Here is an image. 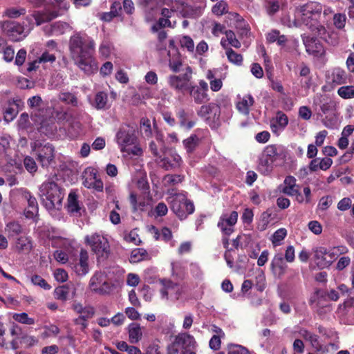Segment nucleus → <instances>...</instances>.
Listing matches in <instances>:
<instances>
[{"label":"nucleus","mask_w":354,"mask_h":354,"mask_svg":"<svg viewBox=\"0 0 354 354\" xmlns=\"http://www.w3.org/2000/svg\"><path fill=\"white\" fill-rule=\"evenodd\" d=\"M94 49V41L86 35L75 33L70 38L71 57L75 64L86 74H91L97 69L96 62L93 57Z\"/></svg>","instance_id":"obj_1"},{"label":"nucleus","mask_w":354,"mask_h":354,"mask_svg":"<svg viewBox=\"0 0 354 354\" xmlns=\"http://www.w3.org/2000/svg\"><path fill=\"white\" fill-rule=\"evenodd\" d=\"M39 196L47 209H59L62 207L64 193L56 183L52 180H48L39 187Z\"/></svg>","instance_id":"obj_2"},{"label":"nucleus","mask_w":354,"mask_h":354,"mask_svg":"<svg viewBox=\"0 0 354 354\" xmlns=\"http://www.w3.org/2000/svg\"><path fill=\"white\" fill-rule=\"evenodd\" d=\"M322 12V6L315 1H310L302 6L297 12L298 17L301 18L302 24L310 28L316 26Z\"/></svg>","instance_id":"obj_3"},{"label":"nucleus","mask_w":354,"mask_h":354,"mask_svg":"<svg viewBox=\"0 0 354 354\" xmlns=\"http://www.w3.org/2000/svg\"><path fill=\"white\" fill-rule=\"evenodd\" d=\"M169 193L172 195L169 198L171 209L180 220L185 219L188 215L194 212V205L187 199L185 194H173V190Z\"/></svg>","instance_id":"obj_4"},{"label":"nucleus","mask_w":354,"mask_h":354,"mask_svg":"<svg viewBox=\"0 0 354 354\" xmlns=\"http://www.w3.org/2000/svg\"><path fill=\"white\" fill-rule=\"evenodd\" d=\"M138 128L135 124H122L115 134V141L122 152L127 151V147L137 142Z\"/></svg>","instance_id":"obj_5"},{"label":"nucleus","mask_w":354,"mask_h":354,"mask_svg":"<svg viewBox=\"0 0 354 354\" xmlns=\"http://www.w3.org/2000/svg\"><path fill=\"white\" fill-rule=\"evenodd\" d=\"M85 243L99 258L106 259L109 254V243L106 238L99 233L86 235Z\"/></svg>","instance_id":"obj_6"},{"label":"nucleus","mask_w":354,"mask_h":354,"mask_svg":"<svg viewBox=\"0 0 354 354\" xmlns=\"http://www.w3.org/2000/svg\"><path fill=\"white\" fill-rule=\"evenodd\" d=\"M33 152L37 156V160L40 162L43 167H47L50 165L54 159V148L50 144L42 145L38 142L31 144Z\"/></svg>","instance_id":"obj_7"},{"label":"nucleus","mask_w":354,"mask_h":354,"mask_svg":"<svg viewBox=\"0 0 354 354\" xmlns=\"http://www.w3.org/2000/svg\"><path fill=\"white\" fill-rule=\"evenodd\" d=\"M160 283L162 288L160 292L162 299H169L174 301L180 297L183 292V288L181 285L167 279H161Z\"/></svg>","instance_id":"obj_8"},{"label":"nucleus","mask_w":354,"mask_h":354,"mask_svg":"<svg viewBox=\"0 0 354 354\" xmlns=\"http://www.w3.org/2000/svg\"><path fill=\"white\" fill-rule=\"evenodd\" d=\"M303 41L308 55H312L322 63L325 62L326 51L322 43L318 39L313 37H304Z\"/></svg>","instance_id":"obj_9"},{"label":"nucleus","mask_w":354,"mask_h":354,"mask_svg":"<svg viewBox=\"0 0 354 354\" xmlns=\"http://www.w3.org/2000/svg\"><path fill=\"white\" fill-rule=\"evenodd\" d=\"M58 17L57 12L49 10H35L26 17L29 24L30 29H32L34 24L40 26L44 23L48 22Z\"/></svg>","instance_id":"obj_10"},{"label":"nucleus","mask_w":354,"mask_h":354,"mask_svg":"<svg viewBox=\"0 0 354 354\" xmlns=\"http://www.w3.org/2000/svg\"><path fill=\"white\" fill-rule=\"evenodd\" d=\"M237 220V212L232 211L230 213H223L219 218L217 226L223 235L230 236L234 231V225Z\"/></svg>","instance_id":"obj_11"},{"label":"nucleus","mask_w":354,"mask_h":354,"mask_svg":"<svg viewBox=\"0 0 354 354\" xmlns=\"http://www.w3.org/2000/svg\"><path fill=\"white\" fill-rule=\"evenodd\" d=\"M313 251L315 261L321 269L329 267L335 259V254L324 247L315 248Z\"/></svg>","instance_id":"obj_12"},{"label":"nucleus","mask_w":354,"mask_h":354,"mask_svg":"<svg viewBox=\"0 0 354 354\" xmlns=\"http://www.w3.org/2000/svg\"><path fill=\"white\" fill-rule=\"evenodd\" d=\"M71 267L78 276H85L89 272L88 253L84 249H81L79 259L73 263Z\"/></svg>","instance_id":"obj_13"},{"label":"nucleus","mask_w":354,"mask_h":354,"mask_svg":"<svg viewBox=\"0 0 354 354\" xmlns=\"http://www.w3.org/2000/svg\"><path fill=\"white\" fill-rule=\"evenodd\" d=\"M71 26L66 22L58 21L45 26L43 28L44 33L48 36H58L71 30Z\"/></svg>","instance_id":"obj_14"},{"label":"nucleus","mask_w":354,"mask_h":354,"mask_svg":"<svg viewBox=\"0 0 354 354\" xmlns=\"http://www.w3.org/2000/svg\"><path fill=\"white\" fill-rule=\"evenodd\" d=\"M288 124L287 115L281 111H278L276 117L271 121L270 129L272 132L279 136Z\"/></svg>","instance_id":"obj_15"},{"label":"nucleus","mask_w":354,"mask_h":354,"mask_svg":"<svg viewBox=\"0 0 354 354\" xmlns=\"http://www.w3.org/2000/svg\"><path fill=\"white\" fill-rule=\"evenodd\" d=\"M192 71L189 67L187 68V71L178 76H171L169 79L170 85L175 88H183L187 87L190 80Z\"/></svg>","instance_id":"obj_16"},{"label":"nucleus","mask_w":354,"mask_h":354,"mask_svg":"<svg viewBox=\"0 0 354 354\" xmlns=\"http://www.w3.org/2000/svg\"><path fill=\"white\" fill-rule=\"evenodd\" d=\"M198 114L206 120L210 119L211 116L213 115L214 121H218L220 116V109L217 105L214 104L203 105L200 108Z\"/></svg>","instance_id":"obj_17"},{"label":"nucleus","mask_w":354,"mask_h":354,"mask_svg":"<svg viewBox=\"0 0 354 354\" xmlns=\"http://www.w3.org/2000/svg\"><path fill=\"white\" fill-rule=\"evenodd\" d=\"M182 160L180 156L176 153L172 152L169 156L160 158V165L166 170L178 167L181 164Z\"/></svg>","instance_id":"obj_18"},{"label":"nucleus","mask_w":354,"mask_h":354,"mask_svg":"<svg viewBox=\"0 0 354 354\" xmlns=\"http://www.w3.org/2000/svg\"><path fill=\"white\" fill-rule=\"evenodd\" d=\"M75 285L71 283L57 288L55 295L57 299L64 301L69 297H73L75 295Z\"/></svg>","instance_id":"obj_19"},{"label":"nucleus","mask_w":354,"mask_h":354,"mask_svg":"<svg viewBox=\"0 0 354 354\" xmlns=\"http://www.w3.org/2000/svg\"><path fill=\"white\" fill-rule=\"evenodd\" d=\"M174 343L186 351V350L194 347L196 341L192 335L187 333H182L176 337Z\"/></svg>","instance_id":"obj_20"},{"label":"nucleus","mask_w":354,"mask_h":354,"mask_svg":"<svg viewBox=\"0 0 354 354\" xmlns=\"http://www.w3.org/2000/svg\"><path fill=\"white\" fill-rule=\"evenodd\" d=\"M301 337L304 338L306 340L310 342L312 347L316 351H322L324 350V346L320 344L319 337L317 335L313 334L306 329H301L299 331Z\"/></svg>","instance_id":"obj_21"},{"label":"nucleus","mask_w":354,"mask_h":354,"mask_svg":"<svg viewBox=\"0 0 354 354\" xmlns=\"http://www.w3.org/2000/svg\"><path fill=\"white\" fill-rule=\"evenodd\" d=\"M283 150V149L281 146L275 145H268L265 148L262 156L275 162L281 158Z\"/></svg>","instance_id":"obj_22"},{"label":"nucleus","mask_w":354,"mask_h":354,"mask_svg":"<svg viewBox=\"0 0 354 354\" xmlns=\"http://www.w3.org/2000/svg\"><path fill=\"white\" fill-rule=\"evenodd\" d=\"M67 209L70 214H80L82 207L77 199V194L75 192H71L68 197Z\"/></svg>","instance_id":"obj_23"},{"label":"nucleus","mask_w":354,"mask_h":354,"mask_svg":"<svg viewBox=\"0 0 354 354\" xmlns=\"http://www.w3.org/2000/svg\"><path fill=\"white\" fill-rule=\"evenodd\" d=\"M203 10V6L186 5L183 6L181 12L184 17L195 19L202 15Z\"/></svg>","instance_id":"obj_24"},{"label":"nucleus","mask_w":354,"mask_h":354,"mask_svg":"<svg viewBox=\"0 0 354 354\" xmlns=\"http://www.w3.org/2000/svg\"><path fill=\"white\" fill-rule=\"evenodd\" d=\"M298 185L296 184V179L292 176H287L282 187V192L288 196H293L297 193Z\"/></svg>","instance_id":"obj_25"},{"label":"nucleus","mask_w":354,"mask_h":354,"mask_svg":"<svg viewBox=\"0 0 354 354\" xmlns=\"http://www.w3.org/2000/svg\"><path fill=\"white\" fill-rule=\"evenodd\" d=\"M129 338L132 344L138 343L142 337V327L137 323H132L129 326Z\"/></svg>","instance_id":"obj_26"},{"label":"nucleus","mask_w":354,"mask_h":354,"mask_svg":"<svg viewBox=\"0 0 354 354\" xmlns=\"http://www.w3.org/2000/svg\"><path fill=\"white\" fill-rule=\"evenodd\" d=\"M271 267L275 274L281 275L285 272L286 265L281 254H276L272 260Z\"/></svg>","instance_id":"obj_27"},{"label":"nucleus","mask_w":354,"mask_h":354,"mask_svg":"<svg viewBox=\"0 0 354 354\" xmlns=\"http://www.w3.org/2000/svg\"><path fill=\"white\" fill-rule=\"evenodd\" d=\"M32 248L31 239L28 236H21L15 241V249L19 252H29Z\"/></svg>","instance_id":"obj_28"},{"label":"nucleus","mask_w":354,"mask_h":354,"mask_svg":"<svg viewBox=\"0 0 354 354\" xmlns=\"http://www.w3.org/2000/svg\"><path fill=\"white\" fill-rule=\"evenodd\" d=\"M4 232L9 239H12L20 235L23 232V227L18 222L10 221L6 223Z\"/></svg>","instance_id":"obj_29"},{"label":"nucleus","mask_w":354,"mask_h":354,"mask_svg":"<svg viewBox=\"0 0 354 354\" xmlns=\"http://www.w3.org/2000/svg\"><path fill=\"white\" fill-rule=\"evenodd\" d=\"M192 113H189L185 112L183 109H180L177 113V116L179 119L180 126L186 129H190L195 125L194 120H189L192 115Z\"/></svg>","instance_id":"obj_30"},{"label":"nucleus","mask_w":354,"mask_h":354,"mask_svg":"<svg viewBox=\"0 0 354 354\" xmlns=\"http://www.w3.org/2000/svg\"><path fill=\"white\" fill-rule=\"evenodd\" d=\"M254 99L250 95H245L238 101L236 107L238 110L244 113H249V108L253 104Z\"/></svg>","instance_id":"obj_31"},{"label":"nucleus","mask_w":354,"mask_h":354,"mask_svg":"<svg viewBox=\"0 0 354 354\" xmlns=\"http://www.w3.org/2000/svg\"><path fill=\"white\" fill-rule=\"evenodd\" d=\"M105 279L106 276L102 272H96L90 279L89 286L91 289L97 293Z\"/></svg>","instance_id":"obj_32"},{"label":"nucleus","mask_w":354,"mask_h":354,"mask_svg":"<svg viewBox=\"0 0 354 354\" xmlns=\"http://www.w3.org/2000/svg\"><path fill=\"white\" fill-rule=\"evenodd\" d=\"M328 80L329 82L333 84L334 86L344 84L346 80L345 72L339 68L335 69Z\"/></svg>","instance_id":"obj_33"},{"label":"nucleus","mask_w":354,"mask_h":354,"mask_svg":"<svg viewBox=\"0 0 354 354\" xmlns=\"http://www.w3.org/2000/svg\"><path fill=\"white\" fill-rule=\"evenodd\" d=\"M97 177V173L95 169L92 167H88L84 172V180L83 185L85 187L91 189V186L93 183L94 180Z\"/></svg>","instance_id":"obj_34"},{"label":"nucleus","mask_w":354,"mask_h":354,"mask_svg":"<svg viewBox=\"0 0 354 354\" xmlns=\"http://www.w3.org/2000/svg\"><path fill=\"white\" fill-rule=\"evenodd\" d=\"M107 101V94L104 91H99L96 93L91 104L97 109H102L106 106Z\"/></svg>","instance_id":"obj_35"},{"label":"nucleus","mask_w":354,"mask_h":354,"mask_svg":"<svg viewBox=\"0 0 354 354\" xmlns=\"http://www.w3.org/2000/svg\"><path fill=\"white\" fill-rule=\"evenodd\" d=\"M274 162L262 156L259 160V169L264 175H268L272 170Z\"/></svg>","instance_id":"obj_36"},{"label":"nucleus","mask_w":354,"mask_h":354,"mask_svg":"<svg viewBox=\"0 0 354 354\" xmlns=\"http://www.w3.org/2000/svg\"><path fill=\"white\" fill-rule=\"evenodd\" d=\"M20 100H13V105L16 106V107H8L4 111V119L7 122H9L17 116L18 113V107L21 104Z\"/></svg>","instance_id":"obj_37"},{"label":"nucleus","mask_w":354,"mask_h":354,"mask_svg":"<svg viewBox=\"0 0 354 354\" xmlns=\"http://www.w3.org/2000/svg\"><path fill=\"white\" fill-rule=\"evenodd\" d=\"M205 91L206 90H190V95L194 99L196 103H203L209 100Z\"/></svg>","instance_id":"obj_38"},{"label":"nucleus","mask_w":354,"mask_h":354,"mask_svg":"<svg viewBox=\"0 0 354 354\" xmlns=\"http://www.w3.org/2000/svg\"><path fill=\"white\" fill-rule=\"evenodd\" d=\"M287 235V230L285 228H280L277 230L272 236L271 241L274 247L279 246L281 244V241L285 239Z\"/></svg>","instance_id":"obj_39"},{"label":"nucleus","mask_w":354,"mask_h":354,"mask_svg":"<svg viewBox=\"0 0 354 354\" xmlns=\"http://www.w3.org/2000/svg\"><path fill=\"white\" fill-rule=\"evenodd\" d=\"M147 257V252L143 248H136L131 252L130 261L131 263H137L141 261Z\"/></svg>","instance_id":"obj_40"},{"label":"nucleus","mask_w":354,"mask_h":354,"mask_svg":"<svg viewBox=\"0 0 354 354\" xmlns=\"http://www.w3.org/2000/svg\"><path fill=\"white\" fill-rule=\"evenodd\" d=\"M24 196L27 200L29 207L32 209V210L27 211V214L31 213V214L33 215L35 212H37L38 209V205L36 198L32 196L29 192H25ZM26 216L28 217L29 216L26 215Z\"/></svg>","instance_id":"obj_41"},{"label":"nucleus","mask_w":354,"mask_h":354,"mask_svg":"<svg viewBox=\"0 0 354 354\" xmlns=\"http://www.w3.org/2000/svg\"><path fill=\"white\" fill-rule=\"evenodd\" d=\"M129 201L133 211H145L147 209L148 205L145 201H140L138 203L136 195L133 192L130 194Z\"/></svg>","instance_id":"obj_42"},{"label":"nucleus","mask_w":354,"mask_h":354,"mask_svg":"<svg viewBox=\"0 0 354 354\" xmlns=\"http://www.w3.org/2000/svg\"><path fill=\"white\" fill-rule=\"evenodd\" d=\"M140 132L144 138H151L152 136V129L150 121L147 118H142L140 121Z\"/></svg>","instance_id":"obj_43"},{"label":"nucleus","mask_w":354,"mask_h":354,"mask_svg":"<svg viewBox=\"0 0 354 354\" xmlns=\"http://www.w3.org/2000/svg\"><path fill=\"white\" fill-rule=\"evenodd\" d=\"M12 318L15 321L21 324L26 325H32L35 324V319L32 317H29L26 313H15L12 315Z\"/></svg>","instance_id":"obj_44"},{"label":"nucleus","mask_w":354,"mask_h":354,"mask_svg":"<svg viewBox=\"0 0 354 354\" xmlns=\"http://www.w3.org/2000/svg\"><path fill=\"white\" fill-rule=\"evenodd\" d=\"M145 3V12L147 20L151 21L155 17V10L153 7L158 5L154 0H143Z\"/></svg>","instance_id":"obj_45"},{"label":"nucleus","mask_w":354,"mask_h":354,"mask_svg":"<svg viewBox=\"0 0 354 354\" xmlns=\"http://www.w3.org/2000/svg\"><path fill=\"white\" fill-rule=\"evenodd\" d=\"M198 143V138L196 135H192L183 141L185 148L188 153L192 152Z\"/></svg>","instance_id":"obj_46"},{"label":"nucleus","mask_w":354,"mask_h":354,"mask_svg":"<svg viewBox=\"0 0 354 354\" xmlns=\"http://www.w3.org/2000/svg\"><path fill=\"white\" fill-rule=\"evenodd\" d=\"M226 56L232 64L236 65H241L243 62V57L241 54L236 53L232 49H227L225 51Z\"/></svg>","instance_id":"obj_47"},{"label":"nucleus","mask_w":354,"mask_h":354,"mask_svg":"<svg viewBox=\"0 0 354 354\" xmlns=\"http://www.w3.org/2000/svg\"><path fill=\"white\" fill-rule=\"evenodd\" d=\"M167 212L168 208L167 205L164 203L160 202L155 207L151 215L156 217L163 216L167 214Z\"/></svg>","instance_id":"obj_48"},{"label":"nucleus","mask_w":354,"mask_h":354,"mask_svg":"<svg viewBox=\"0 0 354 354\" xmlns=\"http://www.w3.org/2000/svg\"><path fill=\"white\" fill-rule=\"evenodd\" d=\"M31 282L35 286H38L44 290H50L51 286L46 282V281L39 275H33L31 277Z\"/></svg>","instance_id":"obj_49"},{"label":"nucleus","mask_w":354,"mask_h":354,"mask_svg":"<svg viewBox=\"0 0 354 354\" xmlns=\"http://www.w3.org/2000/svg\"><path fill=\"white\" fill-rule=\"evenodd\" d=\"M212 12L216 15H222L227 12V4L224 1H218L212 8Z\"/></svg>","instance_id":"obj_50"},{"label":"nucleus","mask_w":354,"mask_h":354,"mask_svg":"<svg viewBox=\"0 0 354 354\" xmlns=\"http://www.w3.org/2000/svg\"><path fill=\"white\" fill-rule=\"evenodd\" d=\"M26 13V9L21 8H8L5 11V15L10 17V18H17L21 15H24Z\"/></svg>","instance_id":"obj_51"},{"label":"nucleus","mask_w":354,"mask_h":354,"mask_svg":"<svg viewBox=\"0 0 354 354\" xmlns=\"http://www.w3.org/2000/svg\"><path fill=\"white\" fill-rule=\"evenodd\" d=\"M181 46L187 49L188 51L193 53L194 51V43L193 39L189 36H183L180 40Z\"/></svg>","instance_id":"obj_52"},{"label":"nucleus","mask_w":354,"mask_h":354,"mask_svg":"<svg viewBox=\"0 0 354 354\" xmlns=\"http://www.w3.org/2000/svg\"><path fill=\"white\" fill-rule=\"evenodd\" d=\"M346 17L344 14H335L333 17V23L335 26L338 29H342L346 24Z\"/></svg>","instance_id":"obj_53"},{"label":"nucleus","mask_w":354,"mask_h":354,"mask_svg":"<svg viewBox=\"0 0 354 354\" xmlns=\"http://www.w3.org/2000/svg\"><path fill=\"white\" fill-rule=\"evenodd\" d=\"M44 332L42 333L44 338L50 337L52 335H56L59 333V328L55 325L45 326L44 327Z\"/></svg>","instance_id":"obj_54"},{"label":"nucleus","mask_w":354,"mask_h":354,"mask_svg":"<svg viewBox=\"0 0 354 354\" xmlns=\"http://www.w3.org/2000/svg\"><path fill=\"white\" fill-rule=\"evenodd\" d=\"M28 105L35 110H39L43 107V101L41 97L37 95L29 98L28 101Z\"/></svg>","instance_id":"obj_55"},{"label":"nucleus","mask_w":354,"mask_h":354,"mask_svg":"<svg viewBox=\"0 0 354 354\" xmlns=\"http://www.w3.org/2000/svg\"><path fill=\"white\" fill-rule=\"evenodd\" d=\"M225 37L230 45L236 48L241 47L240 41L236 38L234 33L232 30L226 31Z\"/></svg>","instance_id":"obj_56"},{"label":"nucleus","mask_w":354,"mask_h":354,"mask_svg":"<svg viewBox=\"0 0 354 354\" xmlns=\"http://www.w3.org/2000/svg\"><path fill=\"white\" fill-rule=\"evenodd\" d=\"M227 354H251L250 352L244 346L234 344L229 348Z\"/></svg>","instance_id":"obj_57"},{"label":"nucleus","mask_w":354,"mask_h":354,"mask_svg":"<svg viewBox=\"0 0 354 354\" xmlns=\"http://www.w3.org/2000/svg\"><path fill=\"white\" fill-rule=\"evenodd\" d=\"M24 164L26 169L30 173H35L37 171V167L32 158L29 156L26 157L24 160Z\"/></svg>","instance_id":"obj_58"},{"label":"nucleus","mask_w":354,"mask_h":354,"mask_svg":"<svg viewBox=\"0 0 354 354\" xmlns=\"http://www.w3.org/2000/svg\"><path fill=\"white\" fill-rule=\"evenodd\" d=\"M279 2L277 0H272L268 2L266 7L267 12L269 15H273L279 10Z\"/></svg>","instance_id":"obj_59"},{"label":"nucleus","mask_w":354,"mask_h":354,"mask_svg":"<svg viewBox=\"0 0 354 354\" xmlns=\"http://www.w3.org/2000/svg\"><path fill=\"white\" fill-rule=\"evenodd\" d=\"M149 149L153 155L158 158H162V155L165 154V150L163 151H160V148L158 146V143H156L154 141H151L149 143Z\"/></svg>","instance_id":"obj_60"},{"label":"nucleus","mask_w":354,"mask_h":354,"mask_svg":"<svg viewBox=\"0 0 354 354\" xmlns=\"http://www.w3.org/2000/svg\"><path fill=\"white\" fill-rule=\"evenodd\" d=\"M342 308L344 310H345L344 313H348L351 311L354 312V297L347 299L344 304L339 307V310H342Z\"/></svg>","instance_id":"obj_61"},{"label":"nucleus","mask_w":354,"mask_h":354,"mask_svg":"<svg viewBox=\"0 0 354 354\" xmlns=\"http://www.w3.org/2000/svg\"><path fill=\"white\" fill-rule=\"evenodd\" d=\"M59 100L66 104L76 105L77 99L70 93H64L60 95Z\"/></svg>","instance_id":"obj_62"},{"label":"nucleus","mask_w":354,"mask_h":354,"mask_svg":"<svg viewBox=\"0 0 354 354\" xmlns=\"http://www.w3.org/2000/svg\"><path fill=\"white\" fill-rule=\"evenodd\" d=\"M112 288L113 286L105 279V280L101 284L100 288L97 290V293L100 295H106L110 293V292L112 290Z\"/></svg>","instance_id":"obj_63"},{"label":"nucleus","mask_w":354,"mask_h":354,"mask_svg":"<svg viewBox=\"0 0 354 354\" xmlns=\"http://www.w3.org/2000/svg\"><path fill=\"white\" fill-rule=\"evenodd\" d=\"M299 115L301 118L308 120L312 116V111L308 106H303L299 109Z\"/></svg>","instance_id":"obj_64"}]
</instances>
